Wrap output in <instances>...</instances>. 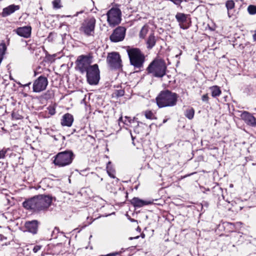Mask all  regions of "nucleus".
Returning a JSON list of instances; mask_svg holds the SVG:
<instances>
[{
	"mask_svg": "<svg viewBox=\"0 0 256 256\" xmlns=\"http://www.w3.org/2000/svg\"><path fill=\"white\" fill-rule=\"evenodd\" d=\"M52 198L49 196L39 195L25 200L23 206L33 211H40L47 210L51 205Z\"/></svg>",
	"mask_w": 256,
	"mask_h": 256,
	"instance_id": "f257e3e1",
	"label": "nucleus"
},
{
	"mask_svg": "<svg viewBox=\"0 0 256 256\" xmlns=\"http://www.w3.org/2000/svg\"><path fill=\"white\" fill-rule=\"evenodd\" d=\"M178 98V94L166 90L160 92L156 98V102L160 108L172 107L176 104Z\"/></svg>",
	"mask_w": 256,
	"mask_h": 256,
	"instance_id": "f03ea898",
	"label": "nucleus"
},
{
	"mask_svg": "<svg viewBox=\"0 0 256 256\" xmlns=\"http://www.w3.org/2000/svg\"><path fill=\"white\" fill-rule=\"evenodd\" d=\"M126 52L130 64L133 66L135 68L139 70L142 68L145 61V56L140 50L137 48H130L128 47Z\"/></svg>",
	"mask_w": 256,
	"mask_h": 256,
	"instance_id": "7ed1b4c3",
	"label": "nucleus"
},
{
	"mask_svg": "<svg viewBox=\"0 0 256 256\" xmlns=\"http://www.w3.org/2000/svg\"><path fill=\"white\" fill-rule=\"evenodd\" d=\"M166 66L161 60H154L148 66L147 70L148 73L157 78H162L166 74Z\"/></svg>",
	"mask_w": 256,
	"mask_h": 256,
	"instance_id": "20e7f679",
	"label": "nucleus"
},
{
	"mask_svg": "<svg viewBox=\"0 0 256 256\" xmlns=\"http://www.w3.org/2000/svg\"><path fill=\"white\" fill-rule=\"evenodd\" d=\"M54 158V164L59 167H64L72 164L74 154L72 150H68L58 152Z\"/></svg>",
	"mask_w": 256,
	"mask_h": 256,
	"instance_id": "39448f33",
	"label": "nucleus"
},
{
	"mask_svg": "<svg viewBox=\"0 0 256 256\" xmlns=\"http://www.w3.org/2000/svg\"><path fill=\"white\" fill-rule=\"evenodd\" d=\"M92 58L90 55L79 56L75 62V70L82 74H85L86 70L92 66Z\"/></svg>",
	"mask_w": 256,
	"mask_h": 256,
	"instance_id": "423d86ee",
	"label": "nucleus"
},
{
	"mask_svg": "<svg viewBox=\"0 0 256 256\" xmlns=\"http://www.w3.org/2000/svg\"><path fill=\"white\" fill-rule=\"evenodd\" d=\"M88 82L91 85L98 84L100 79V70L97 64L92 65L85 73Z\"/></svg>",
	"mask_w": 256,
	"mask_h": 256,
	"instance_id": "0eeeda50",
	"label": "nucleus"
},
{
	"mask_svg": "<svg viewBox=\"0 0 256 256\" xmlns=\"http://www.w3.org/2000/svg\"><path fill=\"white\" fill-rule=\"evenodd\" d=\"M96 20L94 17H89L82 24L80 31L87 36L94 35Z\"/></svg>",
	"mask_w": 256,
	"mask_h": 256,
	"instance_id": "6e6552de",
	"label": "nucleus"
},
{
	"mask_svg": "<svg viewBox=\"0 0 256 256\" xmlns=\"http://www.w3.org/2000/svg\"><path fill=\"white\" fill-rule=\"evenodd\" d=\"M121 11L118 8H112L107 14V21L110 26H114L121 22Z\"/></svg>",
	"mask_w": 256,
	"mask_h": 256,
	"instance_id": "1a4fd4ad",
	"label": "nucleus"
},
{
	"mask_svg": "<svg viewBox=\"0 0 256 256\" xmlns=\"http://www.w3.org/2000/svg\"><path fill=\"white\" fill-rule=\"evenodd\" d=\"M106 60L109 66L112 68L119 69L122 66L120 56L116 52L108 54Z\"/></svg>",
	"mask_w": 256,
	"mask_h": 256,
	"instance_id": "9d476101",
	"label": "nucleus"
},
{
	"mask_svg": "<svg viewBox=\"0 0 256 256\" xmlns=\"http://www.w3.org/2000/svg\"><path fill=\"white\" fill-rule=\"evenodd\" d=\"M48 84L46 78L44 76H39L33 84V91L35 92H40L46 90Z\"/></svg>",
	"mask_w": 256,
	"mask_h": 256,
	"instance_id": "9b49d317",
	"label": "nucleus"
},
{
	"mask_svg": "<svg viewBox=\"0 0 256 256\" xmlns=\"http://www.w3.org/2000/svg\"><path fill=\"white\" fill-rule=\"evenodd\" d=\"M126 31V29L124 27H118L110 36V40L115 42L122 40L125 36Z\"/></svg>",
	"mask_w": 256,
	"mask_h": 256,
	"instance_id": "f8f14e48",
	"label": "nucleus"
},
{
	"mask_svg": "<svg viewBox=\"0 0 256 256\" xmlns=\"http://www.w3.org/2000/svg\"><path fill=\"white\" fill-rule=\"evenodd\" d=\"M240 116L247 124L252 126H256V120L255 118L248 112L246 111L243 112Z\"/></svg>",
	"mask_w": 256,
	"mask_h": 256,
	"instance_id": "ddd939ff",
	"label": "nucleus"
},
{
	"mask_svg": "<svg viewBox=\"0 0 256 256\" xmlns=\"http://www.w3.org/2000/svg\"><path fill=\"white\" fill-rule=\"evenodd\" d=\"M38 222L36 220H34L26 222L24 226L26 231L32 234H36L38 232Z\"/></svg>",
	"mask_w": 256,
	"mask_h": 256,
	"instance_id": "4468645a",
	"label": "nucleus"
},
{
	"mask_svg": "<svg viewBox=\"0 0 256 256\" xmlns=\"http://www.w3.org/2000/svg\"><path fill=\"white\" fill-rule=\"evenodd\" d=\"M31 30L30 26L20 27L16 30V32L20 36L28 38L30 36Z\"/></svg>",
	"mask_w": 256,
	"mask_h": 256,
	"instance_id": "2eb2a0df",
	"label": "nucleus"
},
{
	"mask_svg": "<svg viewBox=\"0 0 256 256\" xmlns=\"http://www.w3.org/2000/svg\"><path fill=\"white\" fill-rule=\"evenodd\" d=\"M20 8L18 5L11 4L3 9L2 15L3 17H6L18 10Z\"/></svg>",
	"mask_w": 256,
	"mask_h": 256,
	"instance_id": "dca6fc26",
	"label": "nucleus"
},
{
	"mask_svg": "<svg viewBox=\"0 0 256 256\" xmlns=\"http://www.w3.org/2000/svg\"><path fill=\"white\" fill-rule=\"evenodd\" d=\"M152 203L151 200H144L138 198H134L131 200V204L134 206L140 208L144 206L148 205Z\"/></svg>",
	"mask_w": 256,
	"mask_h": 256,
	"instance_id": "f3484780",
	"label": "nucleus"
},
{
	"mask_svg": "<svg viewBox=\"0 0 256 256\" xmlns=\"http://www.w3.org/2000/svg\"><path fill=\"white\" fill-rule=\"evenodd\" d=\"M74 122L73 116L68 113L64 114L61 120V124L63 126H70Z\"/></svg>",
	"mask_w": 256,
	"mask_h": 256,
	"instance_id": "a211bd4d",
	"label": "nucleus"
},
{
	"mask_svg": "<svg viewBox=\"0 0 256 256\" xmlns=\"http://www.w3.org/2000/svg\"><path fill=\"white\" fill-rule=\"evenodd\" d=\"M176 18L177 21L180 23V25L181 28L186 29V28H184L180 24L186 22L188 21L189 18V15L184 14V13L178 12L176 15Z\"/></svg>",
	"mask_w": 256,
	"mask_h": 256,
	"instance_id": "6ab92c4d",
	"label": "nucleus"
},
{
	"mask_svg": "<svg viewBox=\"0 0 256 256\" xmlns=\"http://www.w3.org/2000/svg\"><path fill=\"white\" fill-rule=\"evenodd\" d=\"M156 42V38L154 36V34H151L150 35L146 42V44H148V48L150 49L152 48L155 46Z\"/></svg>",
	"mask_w": 256,
	"mask_h": 256,
	"instance_id": "aec40b11",
	"label": "nucleus"
},
{
	"mask_svg": "<svg viewBox=\"0 0 256 256\" xmlns=\"http://www.w3.org/2000/svg\"><path fill=\"white\" fill-rule=\"evenodd\" d=\"M210 90L212 92V96L213 97H216L219 96L221 94V90L219 87L218 86H212L210 88Z\"/></svg>",
	"mask_w": 256,
	"mask_h": 256,
	"instance_id": "412c9836",
	"label": "nucleus"
},
{
	"mask_svg": "<svg viewBox=\"0 0 256 256\" xmlns=\"http://www.w3.org/2000/svg\"><path fill=\"white\" fill-rule=\"evenodd\" d=\"M194 110L192 108H189L186 109L184 112L185 116L189 120H192L194 116Z\"/></svg>",
	"mask_w": 256,
	"mask_h": 256,
	"instance_id": "4be33fe9",
	"label": "nucleus"
},
{
	"mask_svg": "<svg viewBox=\"0 0 256 256\" xmlns=\"http://www.w3.org/2000/svg\"><path fill=\"white\" fill-rule=\"evenodd\" d=\"M148 26L145 25L141 29L140 32V38H144L146 36L148 32Z\"/></svg>",
	"mask_w": 256,
	"mask_h": 256,
	"instance_id": "5701e85b",
	"label": "nucleus"
},
{
	"mask_svg": "<svg viewBox=\"0 0 256 256\" xmlns=\"http://www.w3.org/2000/svg\"><path fill=\"white\" fill-rule=\"evenodd\" d=\"M144 115L146 118L150 120L155 119L156 117L154 113L150 110H146L144 112Z\"/></svg>",
	"mask_w": 256,
	"mask_h": 256,
	"instance_id": "b1692460",
	"label": "nucleus"
},
{
	"mask_svg": "<svg viewBox=\"0 0 256 256\" xmlns=\"http://www.w3.org/2000/svg\"><path fill=\"white\" fill-rule=\"evenodd\" d=\"M248 12L251 15L256 14V6L254 5H250L248 7Z\"/></svg>",
	"mask_w": 256,
	"mask_h": 256,
	"instance_id": "393cba45",
	"label": "nucleus"
},
{
	"mask_svg": "<svg viewBox=\"0 0 256 256\" xmlns=\"http://www.w3.org/2000/svg\"><path fill=\"white\" fill-rule=\"evenodd\" d=\"M110 164V162H108V165H107V166H106V169H107V172L108 174L110 176L111 178H115V176H114V170L112 168H110V166H109V164Z\"/></svg>",
	"mask_w": 256,
	"mask_h": 256,
	"instance_id": "a878e982",
	"label": "nucleus"
},
{
	"mask_svg": "<svg viewBox=\"0 0 256 256\" xmlns=\"http://www.w3.org/2000/svg\"><path fill=\"white\" fill-rule=\"evenodd\" d=\"M226 6L228 10L229 11L234 7V2L232 0H230L226 2Z\"/></svg>",
	"mask_w": 256,
	"mask_h": 256,
	"instance_id": "bb28decb",
	"label": "nucleus"
},
{
	"mask_svg": "<svg viewBox=\"0 0 256 256\" xmlns=\"http://www.w3.org/2000/svg\"><path fill=\"white\" fill-rule=\"evenodd\" d=\"M52 5L54 8H60L62 6L61 5V0H54L52 2Z\"/></svg>",
	"mask_w": 256,
	"mask_h": 256,
	"instance_id": "cd10ccee",
	"label": "nucleus"
},
{
	"mask_svg": "<svg viewBox=\"0 0 256 256\" xmlns=\"http://www.w3.org/2000/svg\"><path fill=\"white\" fill-rule=\"evenodd\" d=\"M6 50V47L5 44H0V56L4 58V56L5 54Z\"/></svg>",
	"mask_w": 256,
	"mask_h": 256,
	"instance_id": "c85d7f7f",
	"label": "nucleus"
},
{
	"mask_svg": "<svg viewBox=\"0 0 256 256\" xmlns=\"http://www.w3.org/2000/svg\"><path fill=\"white\" fill-rule=\"evenodd\" d=\"M42 246L40 244H36L32 248V251L34 253H36L39 252L42 248Z\"/></svg>",
	"mask_w": 256,
	"mask_h": 256,
	"instance_id": "c756f323",
	"label": "nucleus"
},
{
	"mask_svg": "<svg viewBox=\"0 0 256 256\" xmlns=\"http://www.w3.org/2000/svg\"><path fill=\"white\" fill-rule=\"evenodd\" d=\"M6 154V150H2L0 151V159L3 158L5 156V154Z\"/></svg>",
	"mask_w": 256,
	"mask_h": 256,
	"instance_id": "7c9ffc66",
	"label": "nucleus"
},
{
	"mask_svg": "<svg viewBox=\"0 0 256 256\" xmlns=\"http://www.w3.org/2000/svg\"><path fill=\"white\" fill-rule=\"evenodd\" d=\"M48 110H49V113L51 114V115H54L56 113V110H55V109L53 108H48Z\"/></svg>",
	"mask_w": 256,
	"mask_h": 256,
	"instance_id": "2f4dec72",
	"label": "nucleus"
},
{
	"mask_svg": "<svg viewBox=\"0 0 256 256\" xmlns=\"http://www.w3.org/2000/svg\"><path fill=\"white\" fill-rule=\"evenodd\" d=\"M208 100V94H204L202 96V100L204 102H207Z\"/></svg>",
	"mask_w": 256,
	"mask_h": 256,
	"instance_id": "473e14b6",
	"label": "nucleus"
},
{
	"mask_svg": "<svg viewBox=\"0 0 256 256\" xmlns=\"http://www.w3.org/2000/svg\"><path fill=\"white\" fill-rule=\"evenodd\" d=\"M124 94V91L123 90H120L118 92V96H122Z\"/></svg>",
	"mask_w": 256,
	"mask_h": 256,
	"instance_id": "72a5a7b5",
	"label": "nucleus"
},
{
	"mask_svg": "<svg viewBox=\"0 0 256 256\" xmlns=\"http://www.w3.org/2000/svg\"><path fill=\"white\" fill-rule=\"evenodd\" d=\"M139 237H140V236H136L134 238L130 237V240H133V239H137Z\"/></svg>",
	"mask_w": 256,
	"mask_h": 256,
	"instance_id": "f704fd0d",
	"label": "nucleus"
},
{
	"mask_svg": "<svg viewBox=\"0 0 256 256\" xmlns=\"http://www.w3.org/2000/svg\"><path fill=\"white\" fill-rule=\"evenodd\" d=\"M253 38L254 41L256 42V33L253 35Z\"/></svg>",
	"mask_w": 256,
	"mask_h": 256,
	"instance_id": "c9c22d12",
	"label": "nucleus"
},
{
	"mask_svg": "<svg viewBox=\"0 0 256 256\" xmlns=\"http://www.w3.org/2000/svg\"><path fill=\"white\" fill-rule=\"evenodd\" d=\"M30 84V82H29V83H28V84H24L23 86H24V87H25V86H28Z\"/></svg>",
	"mask_w": 256,
	"mask_h": 256,
	"instance_id": "e433bc0d",
	"label": "nucleus"
},
{
	"mask_svg": "<svg viewBox=\"0 0 256 256\" xmlns=\"http://www.w3.org/2000/svg\"><path fill=\"white\" fill-rule=\"evenodd\" d=\"M118 120H119L120 122V121H122V117H120V118H119Z\"/></svg>",
	"mask_w": 256,
	"mask_h": 256,
	"instance_id": "4c0bfd02",
	"label": "nucleus"
},
{
	"mask_svg": "<svg viewBox=\"0 0 256 256\" xmlns=\"http://www.w3.org/2000/svg\"><path fill=\"white\" fill-rule=\"evenodd\" d=\"M142 238H144V234H143V235H142Z\"/></svg>",
	"mask_w": 256,
	"mask_h": 256,
	"instance_id": "58836bf2",
	"label": "nucleus"
},
{
	"mask_svg": "<svg viewBox=\"0 0 256 256\" xmlns=\"http://www.w3.org/2000/svg\"><path fill=\"white\" fill-rule=\"evenodd\" d=\"M166 122V120H164V122Z\"/></svg>",
	"mask_w": 256,
	"mask_h": 256,
	"instance_id": "ea45409f",
	"label": "nucleus"
},
{
	"mask_svg": "<svg viewBox=\"0 0 256 256\" xmlns=\"http://www.w3.org/2000/svg\"><path fill=\"white\" fill-rule=\"evenodd\" d=\"M228 17H230V16H229V12H228Z\"/></svg>",
	"mask_w": 256,
	"mask_h": 256,
	"instance_id": "a19ab883",
	"label": "nucleus"
}]
</instances>
